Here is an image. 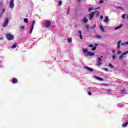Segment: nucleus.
I'll list each match as a JSON object with an SVG mask.
<instances>
[{
    "mask_svg": "<svg viewBox=\"0 0 128 128\" xmlns=\"http://www.w3.org/2000/svg\"><path fill=\"white\" fill-rule=\"evenodd\" d=\"M83 52L86 54V56H94V53H92V52H88V49H84Z\"/></svg>",
    "mask_w": 128,
    "mask_h": 128,
    "instance_id": "nucleus-1",
    "label": "nucleus"
},
{
    "mask_svg": "<svg viewBox=\"0 0 128 128\" xmlns=\"http://www.w3.org/2000/svg\"><path fill=\"white\" fill-rule=\"evenodd\" d=\"M6 37L8 40H14V36L10 33L6 34Z\"/></svg>",
    "mask_w": 128,
    "mask_h": 128,
    "instance_id": "nucleus-2",
    "label": "nucleus"
},
{
    "mask_svg": "<svg viewBox=\"0 0 128 128\" xmlns=\"http://www.w3.org/2000/svg\"><path fill=\"white\" fill-rule=\"evenodd\" d=\"M102 58H104V56H101V58H98V59L97 60L98 64L96 66H102Z\"/></svg>",
    "mask_w": 128,
    "mask_h": 128,
    "instance_id": "nucleus-3",
    "label": "nucleus"
},
{
    "mask_svg": "<svg viewBox=\"0 0 128 128\" xmlns=\"http://www.w3.org/2000/svg\"><path fill=\"white\" fill-rule=\"evenodd\" d=\"M10 20L8 18H6L2 26L3 28H6L8 26Z\"/></svg>",
    "mask_w": 128,
    "mask_h": 128,
    "instance_id": "nucleus-4",
    "label": "nucleus"
},
{
    "mask_svg": "<svg viewBox=\"0 0 128 128\" xmlns=\"http://www.w3.org/2000/svg\"><path fill=\"white\" fill-rule=\"evenodd\" d=\"M34 24H36V20H34L32 22V26L30 29V34H32V31L34 30Z\"/></svg>",
    "mask_w": 128,
    "mask_h": 128,
    "instance_id": "nucleus-5",
    "label": "nucleus"
},
{
    "mask_svg": "<svg viewBox=\"0 0 128 128\" xmlns=\"http://www.w3.org/2000/svg\"><path fill=\"white\" fill-rule=\"evenodd\" d=\"M44 24L46 26V28H48L52 26V22L50 20H48Z\"/></svg>",
    "mask_w": 128,
    "mask_h": 128,
    "instance_id": "nucleus-6",
    "label": "nucleus"
},
{
    "mask_svg": "<svg viewBox=\"0 0 128 128\" xmlns=\"http://www.w3.org/2000/svg\"><path fill=\"white\" fill-rule=\"evenodd\" d=\"M126 54H128V51L124 52L120 57L119 60H124V56H126Z\"/></svg>",
    "mask_w": 128,
    "mask_h": 128,
    "instance_id": "nucleus-7",
    "label": "nucleus"
},
{
    "mask_svg": "<svg viewBox=\"0 0 128 128\" xmlns=\"http://www.w3.org/2000/svg\"><path fill=\"white\" fill-rule=\"evenodd\" d=\"M10 8H14V0H10Z\"/></svg>",
    "mask_w": 128,
    "mask_h": 128,
    "instance_id": "nucleus-8",
    "label": "nucleus"
},
{
    "mask_svg": "<svg viewBox=\"0 0 128 128\" xmlns=\"http://www.w3.org/2000/svg\"><path fill=\"white\" fill-rule=\"evenodd\" d=\"M96 12H92L89 14V16H90L89 20H92L94 18V14H96Z\"/></svg>",
    "mask_w": 128,
    "mask_h": 128,
    "instance_id": "nucleus-9",
    "label": "nucleus"
},
{
    "mask_svg": "<svg viewBox=\"0 0 128 128\" xmlns=\"http://www.w3.org/2000/svg\"><path fill=\"white\" fill-rule=\"evenodd\" d=\"M96 90H98V88H89L88 89V92H96Z\"/></svg>",
    "mask_w": 128,
    "mask_h": 128,
    "instance_id": "nucleus-10",
    "label": "nucleus"
},
{
    "mask_svg": "<svg viewBox=\"0 0 128 128\" xmlns=\"http://www.w3.org/2000/svg\"><path fill=\"white\" fill-rule=\"evenodd\" d=\"M84 68H85V70H88V72H94V70L90 68V67L85 66Z\"/></svg>",
    "mask_w": 128,
    "mask_h": 128,
    "instance_id": "nucleus-11",
    "label": "nucleus"
},
{
    "mask_svg": "<svg viewBox=\"0 0 128 128\" xmlns=\"http://www.w3.org/2000/svg\"><path fill=\"white\" fill-rule=\"evenodd\" d=\"M12 84H18V79L16 78H14L12 80Z\"/></svg>",
    "mask_w": 128,
    "mask_h": 128,
    "instance_id": "nucleus-12",
    "label": "nucleus"
},
{
    "mask_svg": "<svg viewBox=\"0 0 128 128\" xmlns=\"http://www.w3.org/2000/svg\"><path fill=\"white\" fill-rule=\"evenodd\" d=\"M16 46H18V44L16 43L12 46L11 47V48H13V49L16 48Z\"/></svg>",
    "mask_w": 128,
    "mask_h": 128,
    "instance_id": "nucleus-13",
    "label": "nucleus"
},
{
    "mask_svg": "<svg viewBox=\"0 0 128 128\" xmlns=\"http://www.w3.org/2000/svg\"><path fill=\"white\" fill-rule=\"evenodd\" d=\"M88 22V20L86 19V17L82 20V22H84V24H86V22Z\"/></svg>",
    "mask_w": 128,
    "mask_h": 128,
    "instance_id": "nucleus-14",
    "label": "nucleus"
},
{
    "mask_svg": "<svg viewBox=\"0 0 128 128\" xmlns=\"http://www.w3.org/2000/svg\"><path fill=\"white\" fill-rule=\"evenodd\" d=\"M122 44V41H119L118 43V47L117 48L120 49V44Z\"/></svg>",
    "mask_w": 128,
    "mask_h": 128,
    "instance_id": "nucleus-15",
    "label": "nucleus"
},
{
    "mask_svg": "<svg viewBox=\"0 0 128 128\" xmlns=\"http://www.w3.org/2000/svg\"><path fill=\"white\" fill-rule=\"evenodd\" d=\"M95 38H97V40H101L102 38V36H100V35H96L95 36Z\"/></svg>",
    "mask_w": 128,
    "mask_h": 128,
    "instance_id": "nucleus-16",
    "label": "nucleus"
},
{
    "mask_svg": "<svg viewBox=\"0 0 128 128\" xmlns=\"http://www.w3.org/2000/svg\"><path fill=\"white\" fill-rule=\"evenodd\" d=\"M110 19H108V17L106 16L105 18V20H104V22H109Z\"/></svg>",
    "mask_w": 128,
    "mask_h": 128,
    "instance_id": "nucleus-17",
    "label": "nucleus"
},
{
    "mask_svg": "<svg viewBox=\"0 0 128 128\" xmlns=\"http://www.w3.org/2000/svg\"><path fill=\"white\" fill-rule=\"evenodd\" d=\"M122 28V24H121V25H120V26H118L116 28H115V30H120V28Z\"/></svg>",
    "mask_w": 128,
    "mask_h": 128,
    "instance_id": "nucleus-18",
    "label": "nucleus"
},
{
    "mask_svg": "<svg viewBox=\"0 0 128 128\" xmlns=\"http://www.w3.org/2000/svg\"><path fill=\"white\" fill-rule=\"evenodd\" d=\"M72 42V38H70L68 39V42H69L70 44Z\"/></svg>",
    "mask_w": 128,
    "mask_h": 128,
    "instance_id": "nucleus-19",
    "label": "nucleus"
},
{
    "mask_svg": "<svg viewBox=\"0 0 128 128\" xmlns=\"http://www.w3.org/2000/svg\"><path fill=\"white\" fill-rule=\"evenodd\" d=\"M128 122H126V123L122 125V128H126V126H128Z\"/></svg>",
    "mask_w": 128,
    "mask_h": 128,
    "instance_id": "nucleus-20",
    "label": "nucleus"
},
{
    "mask_svg": "<svg viewBox=\"0 0 128 128\" xmlns=\"http://www.w3.org/2000/svg\"><path fill=\"white\" fill-rule=\"evenodd\" d=\"M100 30H101L102 32H104V28L102 26H100Z\"/></svg>",
    "mask_w": 128,
    "mask_h": 128,
    "instance_id": "nucleus-21",
    "label": "nucleus"
},
{
    "mask_svg": "<svg viewBox=\"0 0 128 128\" xmlns=\"http://www.w3.org/2000/svg\"><path fill=\"white\" fill-rule=\"evenodd\" d=\"M121 92L122 94H126V90H122Z\"/></svg>",
    "mask_w": 128,
    "mask_h": 128,
    "instance_id": "nucleus-22",
    "label": "nucleus"
},
{
    "mask_svg": "<svg viewBox=\"0 0 128 128\" xmlns=\"http://www.w3.org/2000/svg\"><path fill=\"white\" fill-rule=\"evenodd\" d=\"M24 22L25 24H28V18L24 19Z\"/></svg>",
    "mask_w": 128,
    "mask_h": 128,
    "instance_id": "nucleus-23",
    "label": "nucleus"
},
{
    "mask_svg": "<svg viewBox=\"0 0 128 128\" xmlns=\"http://www.w3.org/2000/svg\"><path fill=\"white\" fill-rule=\"evenodd\" d=\"M128 42H126L124 43H122V46H128Z\"/></svg>",
    "mask_w": 128,
    "mask_h": 128,
    "instance_id": "nucleus-24",
    "label": "nucleus"
},
{
    "mask_svg": "<svg viewBox=\"0 0 128 128\" xmlns=\"http://www.w3.org/2000/svg\"><path fill=\"white\" fill-rule=\"evenodd\" d=\"M96 79L98 80H100V82H103L104 81V79L100 78V77H96Z\"/></svg>",
    "mask_w": 128,
    "mask_h": 128,
    "instance_id": "nucleus-25",
    "label": "nucleus"
},
{
    "mask_svg": "<svg viewBox=\"0 0 128 128\" xmlns=\"http://www.w3.org/2000/svg\"><path fill=\"white\" fill-rule=\"evenodd\" d=\"M95 28H96V25H94V26L90 28V30H94Z\"/></svg>",
    "mask_w": 128,
    "mask_h": 128,
    "instance_id": "nucleus-26",
    "label": "nucleus"
},
{
    "mask_svg": "<svg viewBox=\"0 0 128 128\" xmlns=\"http://www.w3.org/2000/svg\"><path fill=\"white\" fill-rule=\"evenodd\" d=\"M124 106V104H118V108H122Z\"/></svg>",
    "mask_w": 128,
    "mask_h": 128,
    "instance_id": "nucleus-27",
    "label": "nucleus"
},
{
    "mask_svg": "<svg viewBox=\"0 0 128 128\" xmlns=\"http://www.w3.org/2000/svg\"><path fill=\"white\" fill-rule=\"evenodd\" d=\"M62 4V1H59L58 2V6H60Z\"/></svg>",
    "mask_w": 128,
    "mask_h": 128,
    "instance_id": "nucleus-28",
    "label": "nucleus"
},
{
    "mask_svg": "<svg viewBox=\"0 0 128 128\" xmlns=\"http://www.w3.org/2000/svg\"><path fill=\"white\" fill-rule=\"evenodd\" d=\"M126 14H123L122 16V18L123 20H126Z\"/></svg>",
    "mask_w": 128,
    "mask_h": 128,
    "instance_id": "nucleus-29",
    "label": "nucleus"
},
{
    "mask_svg": "<svg viewBox=\"0 0 128 128\" xmlns=\"http://www.w3.org/2000/svg\"><path fill=\"white\" fill-rule=\"evenodd\" d=\"M109 66H110V68H114V66H112V64H109Z\"/></svg>",
    "mask_w": 128,
    "mask_h": 128,
    "instance_id": "nucleus-30",
    "label": "nucleus"
},
{
    "mask_svg": "<svg viewBox=\"0 0 128 128\" xmlns=\"http://www.w3.org/2000/svg\"><path fill=\"white\" fill-rule=\"evenodd\" d=\"M106 92H107L108 94H110L112 92V90H106Z\"/></svg>",
    "mask_w": 128,
    "mask_h": 128,
    "instance_id": "nucleus-31",
    "label": "nucleus"
},
{
    "mask_svg": "<svg viewBox=\"0 0 128 128\" xmlns=\"http://www.w3.org/2000/svg\"><path fill=\"white\" fill-rule=\"evenodd\" d=\"M6 8L3 9V10L2 11V14H4V12H6Z\"/></svg>",
    "mask_w": 128,
    "mask_h": 128,
    "instance_id": "nucleus-32",
    "label": "nucleus"
},
{
    "mask_svg": "<svg viewBox=\"0 0 128 128\" xmlns=\"http://www.w3.org/2000/svg\"><path fill=\"white\" fill-rule=\"evenodd\" d=\"M96 12V16H100V12H98V11H95Z\"/></svg>",
    "mask_w": 128,
    "mask_h": 128,
    "instance_id": "nucleus-33",
    "label": "nucleus"
},
{
    "mask_svg": "<svg viewBox=\"0 0 128 128\" xmlns=\"http://www.w3.org/2000/svg\"><path fill=\"white\" fill-rule=\"evenodd\" d=\"M96 50V46H94L92 48V50L94 51Z\"/></svg>",
    "mask_w": 128,
    "mask_h": 128,
    "instance_id": "nucleus-34",
    "label": "nucleus"
},
{
    "mask_svg": "<svg viewBox=\"0 0 128 128\" xmlns=\"http://www.w3.org/2000/svg\"><path fill=\"white\" fill-rule=\"evenodd\" d=\"M116 8L118 10H124V8H122L120 7V6L117 7Z\"/></svg>",
    "mask_w": 128,
    "mask_h": 128,
    "instance_id": "nucleus-35",
    "label": "nucleus"
},
{
    "mask_svg": "<svg viewBox=\"0 0 128 128\" xmlns=\"http://www.w3.org/2000/svg\"><path fill=\"white\" fill-rule=\"evenodd\" d=\"M93 8H90L88 9V12H92V10Z\"/></svg>",
    "mask_w": 128,
    "mask_h": 128,
    "instance_id": "nucleus-36",
    "label": "nucleus"
},
{
    "mask_svg": "<svg viewBox=\"0 0 128 128\" xmlns=\"http://www.w3.org/2000/svg\"><path fill=\"white\" fill-rule=\"evenodd\" d=\"M98 4H104V1H103V0H100Z\"/></svg>",
    "mask_w": 128,
    "mask_h": 128,
    "instance_id": "nucleus-37",
    "label": "nucleus"
},
{
    "mask_svg": "<svg viewBox=\"0 0 128 128\" xmlns=\"http://www.w3.org/2000/svg\"><path fill=\"white\" fill-rule=\"evenodd\" d=\"M70 8L69 7L68 8V12H67L68 14L70 13Z\"/></svg>",
    "mask_w": 128,
    "mask_h": 128,
    "instance_id": "nucleus-38",
    "label": "nucleus"
},
{
    "mask_svg": "<svg viewBox=\"0 0 128 128\" xmlns=\"http://www.w3.org/2000/svg\"><path fill=\"white\" fill-rule=\"evenodd\" d=\"M112 58H113V60H115L116 59V54H114L113 56H112Z\"/></svg>",
    "mask_w": 128,
    "mask_h": 128,
    "instance_id": "nucleus-39",
    "label": "nucleus"
},
{
    "mask_svg": "<svg viewBox=\"0 0 128 128\" xmlns=\"http://www.w3.org/2000/svg\"><path fill=\"white\" fill-rule=\"evenodd\" d=\"M20 29L21 30H24V26H20Z\"/></svg>",
    "mask_w": 128,
    "mask_h": 128,
    "instance_id": "nucleus-40",
    "label": "nucleus"
},
{
    "mask_svg": "<svg viewBox=\"0 0 128 128\" xmlns=\"http://www.w3.org/2000/svg\"><path fill=\"white\" fill-rule=\"evenodd\" d=\"M104 70H105V72H108V68H103Z\"/></svg>",
    "mask_w": 128,
    "mask_h": 128,
    "instance_id": "nucleus-41",
    "label": "nucleus"
},
{
    "mask_svg": "<svg viewBox=\"0 0 128 128\" xmlns=\"http://www.w3.org/2000/svg\"><path fill=\"white\" fill-rule=\"evenodd\" d=\"M88 96H92V93L90 92H88Z\"/></svg>",
    "mask_w": 128,
    "mask_h": 128,
    "instance_id": "nucleus-42",
    "label": "nucleus"
},
{
    "mask_svg": "<svg viewBox=\"0 0 128 128\" xmlns=\"http://www.w3.org/2000/svg\"><path fill=\"white\" fill-rule=\"evenodd\" d=\"M122 54V51H118V54Z\"/></svg>",
    "mask_w": 128,
    "mask_h": 128,
    "instance_id": "nucleus-43",
    "label": "nucleus"
},
{
    "mask_svg": "<svg viewBox=\"0 0 128 128\" xmlns=\"http://www.w3.org/2000/svg\"><path fill=\"white\" fill-rule=\"evenodd\" d=\"M86 30H89L90 26H86Z\"/></svg>",
    "mask_w": 128,
    "mask_h": 128,
    "instance_id": "nucleus-44",
    "label": "nucleus"
},
{
    "mask_svg": "<svg viewBox=\"0 0 128 128\" xmlns=\"http://www.w3.org/2000/svg\"><path fill=\"white\" fill-rule=\"evenodd\" d=\"M90 48H94V45L93 44H91V45H90Z\"/></svg>",
    "mask_w": 128,
    "mask_h": 128,
    "instance_id": "nucleus-45",
    "label": "nucleus"
},
{
    "mask_svg": "<svg viewBox=\"0 0 128 128\" xmlns=\"http://www.w3.org/2000/svg\"><path fill=\"white\" fill-rule=\"evenodd\" d=\"M100 20H102V18H104V16H100Z\"/></svg>",
    "mask_w": 128,
    "mask_h": 128,
    "instance_id": "nucleus-46",
    "label": "nucleus"
},
{
    "mask_svg": "<svg viewBox=\"0 0 128 128\" xmlns=\"http://www.w3.org/2000/svg\"><path fill=\"white\" fill-rule=\"evenodd\" d=\"M0 7L2 6V2H0Z\"/></svg>",
    "mask_w": 128,
    "mask_h": 128,
    "instance_id": "nucleus-47",
    "label": "nucleus"
},
{
    "mask_svg": "<svg viewBox=\"0 0 128 128\" xmlns=\"http://www.w3.org/2000/svg\"><path fill=\"white\" fill-rule=\"evenodd\" d=\"M112 52H113V54H114V52H116V50H112Z\"/></svg>",
    "mask_w": 128,
    "mask_h": 128,
    "instance_id": "nucleus-48",
    "label": "nucleus"
},
{
    "mask_svg": "<svg viewBox=\"0 0 128 128\" xmlns=\"http://www.w3.org/2000/svg\"><path fill=\"white\" fill-rule=\"evenodd\" d=\"M78 32H79V34H80L79 36H80V30H79V31H78Z\"/></svg>",
    "mask_w": 128,
    "mask_h": 128,
    "instance_id": "nucleus-49",
    "label": "nucleus"
},
{
    "mask_svg": "<svg viewBox=\"0 0 128 128\" xmlns=\"http://www.w3.org/2000/svg\"><path fill=\"white\" fill-rule=\"evenodd\" d=\"M82 38H83L82 36L80 35V40H82Z\"/></svg>",
    "mask_w": 128,
    "mask_h": 128,
    "instance_id": "nucleus-50",
    "label": "nucleus"
},
{
    "mask_svg": "<svg viewBox=\"0 0 128 128\" xmlns=\"http://www.w3.org/2000/svg\"><path fill=\"white\" fill-rule=\"evenodd\" d=\"M126 18H128V14L126 16Z\"/></svg>",
    "mask_w": 128,
    "mask_h": 128,
    "instance_id": "nucleus-51",
    "label": "nucleus"
},
{
    "mask_svg": "<svg viewBox=\"0 0 128 128\" xmlns=\"http://www.w3.org/2000/svg\"><path fill=\"white\" fill-rule=\"evenodd\" d=\"M95 46H98V44H95Z\"/></svg>",
    "mask_w": 128,
    "mask_h": 128,
    "instance_id": "nucleus-52",
    "label": "nucleus"
},
{
    "mask_svg": "<svg viewBox=\"0 0 128 128\" xmlns=\"http://www.w3.org/2000/svg\"><path fill=\"white\" fill-rule=\"evenodd\" d=\"M78 2H80V0H79Z\"/></svg>",
    "mask_w": 128,
    "mask_h": 128,
    "instance_id": "nucleus-53",
    "label": "nucleus"
},
{
    "mask_svg": "<svg viewBox=\"0 0 128 128\" xmlns=\"http://www.w3.org/2000/svg\"><path fill=\"white\" fill-rule=\"evenodd\" d=\"M106 0L107 1V0Z\"/></svg>",
    "mask_w": 128,
    "mask_h": 128,
    "instance_id": "nucleus-54",
    "label": "nucleus"
}]
</instances>
